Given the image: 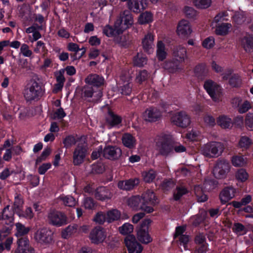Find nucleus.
Instances as JSON below:
<instances>
[{
    "label": "nucleus",
    "instance_id": "nucleus-1",
    "mask_svg": "<svg viewBox=\"0 0 253 253\" xmlns=\"http://www.w3.org/2000/svg\"><path fill=\"white\" fill-rule=\"evenodd\" d=\"M157 144L160 154L165 157L173 153V151L180 153L186 150V147L176 142L173 135L169 133L161 134L159 136Z\"/></svg>",
    "mask_w": 253,
    "mask_h": 253
},
{
    "label": "nucleus",
    "instance_id": "nucleus-2",
    "mask_svg": "<svg viewBox=\"0 0 253 253\" xmlns=\"http://www.w3.org/2000/svg\"><path fill=\"white\" fill-rule=\"evenodd\" d=\"M44 92V87L40 80L37 77L30 80L24 91V97L27 102L39 100Z\"/></svg>",
    "mask_w": 253,
    "mask_h": 253
},
{
    "label": "nucleus",
    "instance_id": "nucleus-3",
    "mask_svg": "<svg viewBox=\"0 0 253 253\" xmlns=\"http://www.w3.org/2000/svg\"><path fill=\"white\" fill-rule=\"evenodd\" d=\"M224 149L222 143L211 142L205 145L202 148V153L207 158L217 157L221 154Z\"/></svg>",
    "mask_w": 253,
    "mask_h": 253
},
{
    "label": "nucleus",
    "instance_id": "nucleus-4",
    "mask_svg": "<svg viewBox=\"0 0 253 253\" xmlns=\"http://www.w3.org/2000/svg\"><path fill=\"white\" fill-rule=\"evenodd\" d=\"M204 88L214 101H216L222 96L221 86L211 80H206L204 84Z\"/></svg>",
    "mask_w": 253,
    "mask_h": 253
},
{
    "label": "nucleus",
    "instance_id": "nucleus-5",
    "mask_svg": "<svg viewBox=\"0 0 253 253\" xmlns=\"http://www.w3.org/2000/svg\"><path fill=\"white\" fill-rule=\"evenodd\" d=\"M47 219L49 224L57 227L66 225L68 222V217L64 212L55 210L49 211Z\"/></svg>",
    "mask_w": 253,
    "mask_h": 253
},
{
    "label": "nucleus",
    "instance_id": "nucleus-6",
    "mask_svg": "<svg viewBox=\"0 0 253 253\" xmlns=\"http://www.w3.org/2000/svg\"><path fill=\"white\" fill-rule=\"evenodd\" d=\"M230 165L225 160H218L214 166L212 173L217 179L225 178L230 170Z\"/></svg>",
    "mask_w": 253,
    "mask_h": 253
},
{
    "label": "nucleus",
    "instance_id": "nucleus-7",
    "mask_svg": "<svg viewBox=\"0 0 253 253\" xmlns=\"http://www.w3.org/2000/svg\"><path fill=\"white\" fill-rule=\"evenodd\" d=\"M128 205L134 210H141L146 213H151L154 209L151 206L144 204L142 202V198L139 195L130 197L128 201Z\"/></svg>",
    "mask_w": 253,
    "mask_h": 253
},
{
    "label": "nucleus",
    "instance_id": "nucleus-8",
    "mask_svg": "<svg viewBox=\"0 0 253 253\" xmlns=\"http://www.w3.org/2000/svg\"><path fill=\"white\" fill-rule=\"evenodd\" d=\"M150 222L151 221L149 219L144 220L137 230V238L140 242L144 244H147L152 241V238L148 233V225Z\"/></svg>",
    "mask_w": 253,
    "mask_h": 253
},
{
    "label": "nucleus",
    "instance_id": "nucleus-9",
    "mask_svg": "<svg viewBox=\"0 0 253 253\" xmlns=\"http://www.w3.org/2000/svg\"><path fill=\"white\" fill-rule=\"evenodd\" d=\"M172 123L181 128L187 127L191 123L190 116L184 111L175 113L171 118Z\"/></svg>",
    "mask_w": 253,
    "mask_h": 253
},
{
    "label": "nucleus",
    "instance_id": "nucleus-10",
    "mask_svg": "<svg viewBox=\"0 0 253 253\" xmlns=\"http://www.w3.org/2000/svg\"><path fill=\"white\" fill-rule=\"evenodd\" d=\"M87 148L84 144L79 143L73 153V163L74 166H79L84 161L87 154Z\"/></svg>",
    "mask_w": 253,
    "mask_h": 253
},
{
    "label": "nucleus",
    "instance_id": "nucleus-11",
    "mask_svg": "<svg viewBox=\"0 0 253 253\" xmlns=\"http://www.w3.org/2000/svg\"><path fill=\"white\" fill-rule=\"evenodd\" d=\"M162 111L158 107L151 106L145 110L143 114V117L146 122H157L162 119Z\"/></svg>",
    "mask_w": 253,
    "mask_h": 253
},
{
    "label": "nucleus",
    "instance_id": "nucleus-12",
    "mask_svg": "<svg viewBox=\"0 0 253 253\" xmlns=\"http://www.w3.org/2000/svg\"><path fill=\"white\" fill-rule=\"evenodd\" d=\"M124 243L128 253H141L143 249L142 246L133 235L126 236L124 239Z\"/></svg>",
    "mask_w": 253,
    "mask_h": 253
},
{
    "label": "nucleus",
    "instance_id": "nucleus-13",
    "mask_svg": "<svg viewBox=\"0 0 253 253\" xmlns=\"http://www.w3.org/2000/svg\"><path fill=\"white\" fill-rule=\"evenodd\" d=\"M85 82L89 86L92 87L97 91L100 89L104 84V77L96 74H90L85 79Z\"/></svg>",
    "mask_w": 253,
    "mask_h": 253
},
{
    "label": "nucleus",
    "instance_id": "nucleus-14",
    "mask_svg": "<svg viewBox=\"0 0 253 253\" xmlns=\"http://www.w3.org/2000/svg\"><path fill=\"white\" fill-rule=\"evenodd\" d=\"M122 154L120 148L116 146L107 145L103 149V156L111 160L119 159Z\"/></svg>",
    "mask_w": 253,
    "mask_h": 253
},
{
    "label": "nucleus",
    "instance_id": "nucleus-15",
    "mask_svg": "<svg viewBox=\"0 0 253 253\" xmlns=\"http://www.w3.org/2000/svg\"><path fill=\"white\" fill-rule=\"evenodd\" d=\"M53 233L50 230L42 228L38 230L35 233V238L41 243L48 244L53 240Z\"/></svg>",
    "mask_w": 253,
    "mask_h": 253
},
{
    "label": "nucleus",
    "instance_id": "nucleus-16",
    "mask_svg": "<svg viewBox=\"0 0 253 253\" xmlns=\"http://www.w3.org/2000/svg\"><path fill=\"white\" fill-rule=\"evenodd\" d=\"M116 24L119 25L123 33L129 28L133 24V17L129 11H124L122 15L116 20Z\"/></svg>",
    "mask_w": 253,
    "mask_h": 253
},
{
    "label": "nucleus",
    "instance_id": "nucleus-17",
    "mask_svg": "<svg viewBox=\"0 0 253 253\" xmlns=\"http://www.w3.org/2000/svg\"><path fill=\"white\" fill-rule=\"evenodd\" d=\"M106 235L104 229L101 227L94 228L90 233L89 239L91 242L95 244L102 243L105 239Z\"/></svg>",
    "mask_w": 253,
    "mask_h": 253
},
{
    "label": "nucleus",
    "instance_id": "nucleus-18",
    "mask_svg": "<svg viewBox=\"0 0 253 253\" xmlns=\"http://www.w3.org/2000/svg\"><path fill=\"white\" fill-rule=\"evenodd\" d=\"M140 180L138 178H131L128 179L120 180L118 182V187L120 190L130 191L138 185Z\"/></svg>",
    "mask_w": 253,
    "mask_h": 253
},
{
    "label": "nucleus",
    "instance_id": "nucleus-19",
    "mask_svg": "<svg viewBox=\"0 0 253 253\" xmlns=\"http://www.w3.org/2000/svg\"><path fill=\"white\" fill-rule=\"evenodd\" d=\"M128 8L135 13H139L147 6V0H130L127 2Z\"/></svg>",
    "mask_w": 253,
    "mask_h": 253
},
{
    "label": "nucleus",
    "instance_id": "nucleus-20",
    "mask_svg": "<svg viewBox=\"0 0 253 253\" xmlns=\"http://www.w3.org/2000/svg\"><path fill=\"white\" fill-rule=\"evenodd\" d=\"M236 193V189L232 186L224 187L219 194V199L221 204H225L233 198L235 196Z\"/></svg>",
    "mask_w": 253,
    "mask_h": 253
},
{
    "label": "nucleus",
    "instance_id": "nucleus-21",
    "mask_svg": "<svg viewBox=\"0 0 253 253\" xmlns=\"http://www.w3.org/2000/svg\"><path fill=\"white\" fill-rule=\"evenodd\" d=\"M107 125L109 128L118 126L122 122L121 116L109 110L105 118Z\"/></svg>",
    "mask_w": 253,
    "mask_h": 253
},
{
    "label": "nucleus",
    "instance_id": "nucleus-22",
    "mask_svg": "<svg viewBox=\"0 0 253 253\" xmlns=\"http://www.w3.org/2000/svg\"><path fill=\"white\" fill-rule=\"evenodd\" d=\"M242 100L240 97H235L232 100V103L234 107H237V111L240 114L246 113L252 108L250 102L245 100L242 103Z\"/></svg>",
    "mask_w": 253,
    "mask_h": 253
},
{
    "label": "nucleus",
    "instance_id": "nucleus-23",
    "mask_svg": "<svg viewBox=\"0 0 253 253\" xmlns=\"http://www.w3.org/2000/svg\"><path fill=\"white\" fill-rule=\"evenodd\" d=\"M192 29L188 21L185 20H181L177 27V33L182 38L188 37L192 33Z\"/></svg>",
    "mask_w": 253,
    "mask_h": 253
},
{
    "label": "nucleus",
    "instance_id": "nucleus-24",
    "mask_svg": "<svg viewBox=\"0 0 253 253\" xmlns=\"http://www.w3.org/2000/svg\"><path fill=\"white\" fill-rule=\"evenodd\" d=\"M103 33L104 35L109 38L116 37L123 34V30L120 26L115 22L114 25H106L103 28Z\"/></svg>",
    "mask_w": 253,
    "mask_h": 253
},
{
    "label": "nucleus",
    "instance_id": "nucleus-25",
    "mask_svg": "<svg viewBox=\"0 0 253 253\" xmlns=\"http://www.w3.org/2000/svg\"><path fill=\"white\" fill-rule=\"evenodd\" d=\"M17 243L18 247L15 251L16 253H24L25 251L30 253H35L34 249L29 246V241L27 237L18 238Z\"/></svg>",
    "mask_w": 253,
    "mask_h": 253
},
{
    "label": "nucleus",
    "instance_id": "nucleus-26",
    "mask_svg": "<svg viewBox=\"0 0 253 253\" xmlns=\"http://www.w3.org/2000/svg\"><path fill=\"white\" fill-rule=\"evenodd\" d=\"M112 196V195L110 190L104 186L98 187L95 192V198L101 201L110 199Z\"/></svg>",
    "mask_w": 253,
    "mask_h": 253
},
{
    "label": "nucleus",
    "instance_id": "nucleus-27",
    "mask_svg": "<svg viewBox=\"0 0 253 253\" xmlns=\"http://www.w3.org/2000/svg\"><path fill=\"white\" fill-rule=\"evenodd\" d=\"M141 197L142 202L147 206L153 207L158 203L155 193L151 190H147Z\"/></svg>",
    "mask_w": 253,
    "mask_h": 253
},
{
    "label": "nucleus",
    "instance_id": "nucleus-28",
    "mask_svg": "<svg viewBox=\"0 0 253 253\" xmlns=\"http://www.w3.org/2000/svg\"><path fill=\"white\" fill-rule=\"evenodd\" d=\"M173 59L178 63L183 62L185 59L187 58L186 48L181 45L177 46L173 51Z\"/></svg>",
    "mask_w": 253,
    "mask_h": 253
},
{
    "label": "nucleus",
    "instance_id": "nucleus-29",
    "mask_svg": "<svg viewBox=\"0 0 253 253\" xmlns=\"http://www.w3.org/2000/svg\"><path fill=\"white\" fill-rule=\"evenodd\" d=\"M94 93H96V95L98 98L102 97V92L101 89L97 91L94 88L87 84L82 90V97L86 99L87 98L92 97Z\"/></svg>",
    "mask_w": 253,
    "mask_h": 253
},
{
    "label": "nucleus",
    "instance_id": "nucleus-30",
    "mask_svg": "<svg viewBox=\"0 0 253 253\" xmlns=\"http://www.w3.org/2000/svg\"><path fill=\"white\" fill-rule=\"evenodd\" d=\"M241 45L244 50L247 53L253 51V35H249L245 36L241 40Z\"/></svg>",
    "mask_w": 253,
    "mask_h": 253
},
{
    "label": "nucleus",
    "instance_id": "nucleus-31",
    "mask_svg": "<svg viewBox=\"0 0 253 253\" xmlns=\"http://www.w3.org/2000/svg\"><path fill=\"white\" fill-rule=\"evenodd\" d=\"M154 36L151 33H149L145 36L142 41V44L144 51L147 53H150V50L152 48Z\"/></svg>",
    "mask_w": 253,
    "mask_h": 253
},
{
    "label": "nucleus",
    "instance_id": "nucleus-32",
    "mask_svg": "<svg viewBox=\"0 0 253 253\" xmlns=\"http://www.w3.org/2000/svg\"><path fill=\"white\" fill-rule=\"evenodd\" d=\"M122 141L123 145L129 149H133L136 145L135 137L129 133H125L123 135Z\"/></svg>",
    "mask_w": 253,
    "mask_h": 253
},
{
    "label": "nucleus",
    "instance_id": "nucleus-33",
    "mask_svg": "<svg viewBox=\"0 0 253 253\" xmlns=\"http://www.w3.org/2000/svg\"><path fill=\"white\" fill-rule=\"evenodd\" d=\"M156 55L160 61H163L167 58V52L166 50V46L162 41H159L157 42Z\"/></svg>",
    "mask_w": 253,
    "mask_h": 253
},
{
    "label": "nucleus",
    "instance_id": "nucleus-34",
    "mask_svg": "<svg viewBox=\"0 0 253 253\" xmlns=\"http://www.w3.org/2000/svg\"><path fill=\"white\" fill-rule=\"evenodd\" d=\"M194 72L196 76L201 79L205 78L208 74V70L205 63H199L197 65Z\"/></svg>",
    "mask_w": 253,
    "mask_h": 253
},
{
    "label": "nucleus",
    "instance_id": "nucleus-35",
    "mask_svg": "<svg viewBox=\"0 0 253 253\" xmlns=\"http://www.w3.org/2000/svg\"><path fill=\"white\" fill-rule=\"evenodd\" d=\"M231 27V24L227 23H222L219 24L216 26L215 33L219 36H225L228 32L229 29Z\"/></svg>",
    "mask_w": 253,
    "mask_h": 253
},
{
    "label": "nucleus",
    "instance_id": "nucleus-36",
    "mask_svg": "<svg viewBox=\"0 0 253 253\" xmlns=\"http://www.w3.org/2000/svg\"><path fill=\"white\" fill-rule=\"evenodd\" d=\"M24 204V200L21 194L16 193L14 196V201L13 205L12 207V210H13L15 213L20 211L23 208Z\"/></svg>",
    "mask_w": 253,
    "mask_h": 253
},
{
    "label": "nucleus",
    "instance_id": "nucleus-37",
    "mask_svg": "<svg viewBox=\"0 0 253 253\" xmlns=\"http://www.w3.org/2000/svg\"><path fill=\"white\" fill-rule=\"evenodd\" d=\"M228 84L233 88H239L242 84L241 77L238 74H233L231 76Z\"/></svg>",
    "mask_w": 253,
    "mask_h": 253
},
{
    "label": "nucleus",
    "instance_id": "nucleus-38",
    "mask_svg": "<svg viewBox=\"0 0 253 253\" xmlns=\"http://www.w3.org/2000/svg\"><path fill=\"white\" fill-rule=\"evenodd\" d=\"M189 192V190L184 186H177L176 187V190L173 193V199L175 201H178L181 198Z\"/></svg>",
    "mask_w": 253,
    "mask_h": 253
},
{
    "label": "nucleus",
    "instance_id": "nucleus-39",
    "mask_svg": "<svg viewBox=\"0 0 253 253\" xmlns=\"http://www.w3.org/2000/svg\"><path fill=\"white\" fill-rule=\"evenodd\" d=\"M16 228V232L15 236L18 238L23 237L27 235L30 230V228L28 227H26L21 223L18 222L15 224Z\"/></svg>",
    "mask_w": 253,
    "mask_h": 253
},
{
    "label": "nucleus",
    "instance_id": "nucleus-40",
    "mask_svg": "<svg viewBox=\"0 0 253 253\" xmlns=\"http://www.w3.org/2000/svg\"><path fill=\"white\" fill-rule=\"evenodd\" d=\"M153 21V15L149 11L141 13L138 18V22L141 25L149 24Z\"/></svg>",
    "mask_w": 253,
    "mask_h": 253
},
{
    "label": "nucleus",
    "instance_id": "nucleus-41",
    "mask_svg": "<svg viewBox=\"0 0 253 253\" xmlns=\"http://www.w3.org/2000/svg\"><path fill=\"white\" fill-rule=\"evenodd\" d=\"M231 162L232 165L235 167H244L247 164V158L243 155L233 156L231 159Z\"/></svg>",
    "mask_w": 253,
    "mask_h": 253
},
{
    "label": "nucleus",
    "instance_id": "nucleus-42",
    "mask_svg": "<svg viewBox=\"0 0 253 253\" xmlns=\"http://www.w3.org/2000/svg\"><path fill=\"white\" fill-rule=\"evenodd\" d=\"M121 216L120 212L117 209H112L107 211L106 214L107 222L111 223L118 220Z\"/></svg>",
    "mask_w": 253,
    "mask_h": 253
},
{
    "label": "nucleus",
    "instance_id": "nucleus-43",
    "mask_svg": "<svg viewBox=\"0 0 253 253\" xmlns=\"http://www.w3.org/2000/svg\"><path fill=\"white\" fill-rule=\"evenodd\" d=\"M77 142L75 136L72 134H69L66 136L62 141L64 147L66 149H70L73 146L75 145Z\"/></svg>",
    "mask_w": 253,
    "mask_h": 253
},
{
    "label": "nucleus",
    "instance_id": "nucleus-44",
    "mask_svg": "<svg viewBox=\"0 0 253 253\" xmlns=\"http://www.w3.org/2000/svg\"><path fill=\"white\" fill-rule=\"evenodd\" d=\"M15 214L20 218H24L28 219H31L34 216L33 210L31 207H27L25 211H23L22 208Z\"/></svg>",
    "mask_w": 253,
    "mask_h": 253
},
{
    "label": "nucleus",
    "instance_id": "nucleus-45",
    "mask_svg": "<svg viewBox=\"0 0 253 253\" xmlns=\"http://www.w3.org/2000/svg\"><path fill=\"white\" fill-rule=\"evenodd\" d=\"M217 123L223 128H228L231 126L232 120L230 118L223 115L219 117Z\"/></svg>",
    "mask_w": 253,
    "mask_h": 253
},
{
    "label": "nucleus",
    "instance_id": "nucleus-46",
    "mask_svg": "<svg viewBox=\"0 0 253 253\" xmlns=\"http://www.w3.org/2000/svg\"><path fill=\"white\" fill-rule=\"evenodd\" d=\"M147 62L146 57L142 54L137 53L133 58V64L135 66L143 67L145 64H146Z\"/></svg>",
    "mask_w": 253,
    "mask_h": 253
},
{
    "label": "nucleus",
    "instance_id": "nucleus-47",
    "mask_svg": "<svg viewBox=\"0 0 253 253\" xmlns=\"http://www.w3.org/2000/svg\"><path fill=\"white\" fill-rule=\"evenodd\" d=\"M77 227L78 226L76 224L69 225L62 231V237L64 239L68 238L72 234L76 232Z\"/></svg>",
    "mask_w": 253,
    "mask_h": 253
},
{
    "label": "nucleus",
    "instance_id": "nucleus-48",
    "mask_svg": "<svg viewBox=\"0 0 253 253\" xmlns=\"http://www.w3.org/2000/svg\"><path fill=\"white\" fill-rule=\"evenodd\" d=\"M149 74L146 70H139L137 72L136 76V82L141 84L143 82L147 80Z\"/></svg>",
    "mask_w": 253,
    "mask_h": 253
},
{
    "label": "nucleus",
    "instance_id": "nucleus-49",
    "mask_svg": "<svg viewBox=\"0 0 253 253\" xmlns=\"http://www.w3.org/2000/svg\"><path fill=\"white\" fill-rule=\"evenodd\" d=\"M235 177L238 181L244 182L248 179L249 174L245 169H240L236 171Z\"/></svg>",
    "mask_w": 253,
    "mask_h": 253
},
{
    "label": "nucleus",
    "instance_id": "nucleus-50",
    "mask_svg": "<svg viewBox=\"0 0 253 253\" xmlns=\"http://www.w3.org/2000/svg\"><path fill=\"white\" fill-rule=\"evenodd\" d=\"M119 230L121 234L128 236L133 232V226L130 223H125L119 227Z\"/></svg>",
    "mask_w": 253,
    "mask_h": 253
},
{
    "label": "nucleus",
    "instance_id": "nucleus-51",
    "mask_svg": "<svg viewBox=\"0 0 253 253\" xmlns=\"http://www.w3.org/2000/svg\"><path fill=\"white\" fill-rule=\"evenodd\" d=\"M156 175V172L154 169H150L143 173L144 181L146 183H150L155 179Z\"/></svg>",
    "mask_w": 253,
    "mask_h": 253
},
{
    "label": "nucleus",
    "instance_id": "nucleus-52",
    "mask_svg": "<svg viewBox=\"0 0 253 253\" xmlns=\"http://www.w3.org/2000/svg\"><path fill=\"white\" fill-rule=\"evenodd\" d=\"M183 10L185 16L188 19H194L197 15V11L192 7L185 6Z\"/></svg>",
    "mask_w": 253,
    "mask_h": 253
},
{
    "label": "nucleus",
    "instance_id": "nucleus-53",
    "mask_svg": "<svg viewBox=\"0 0 253 253\" xmlns=\"http://www.w3.org/2000/svg\"><path fill=\"white\" fill-rule=\"evenodd\" d=\"M252 144V140L247 136H241L239 142V146L240 147L245 149L249 148Z\"/></svg>",
    "mask_w": 253,
    "mask_h": 253
},
{
    "label": "nucleus",
    "instance_id": "nucleus-54",
    "mask_svg": "<svg viewBox=\"0 0 253 253\" xmlns=\"http://www.w3.org/2000/svg\"><path fill=\"white\" fill-rule=\"evenodd\" d=\"M119 91L124 95L129 96L132 91V84L130 83H126L119 87Z\"/></svg>",
    "mask_w": 253,
    "mask_h": 253
},
{
    "label": "nucleus",
    "instance_id": "nucleus-55",
    "mask_svg": "<svg viewBox=\"0 0 253 253\" xmlns=\"http://www.w3.org/2000/svg\"><path fill=\"white\" fill-rule=\"evenodd\" d=\"M50 153L51 149L49 147H47L46 148H44L41 155L37 158L36 160V164L38 165L42 163V161L46 160Z\"/></svg>",
    "mask_w": 253,
    "mask_h": 253
},
{
    "label": "nucleus",
    "instance_id": "nucleus-56",
    "mask_svg": "<svg viewBox=\"0 0 253 253\" xmlns=\"http://www.w3.org/2000/svg\"><path fill=\"white\" fill-rule=\"evenodd\" d=\"M193 3L196 7L205 9L211 5V0H194Z\"/></svg>",
    "mask_w": 253,
    "mask_h": 253
},
{
    "label": "nucleus",
    "instance_id": "nucleus-57",
    "mask_svg": "<svg viewBox=\"0 0 253 253\" xmlns=\"http://www.w3.org/2000/svg\"><path fill=\"white\" fill-rule=\"evenodd\" d=\"M233 231L236 234L240 233V235H244L247 234V230L245 226L241 223H235L233 228Z\"/></svg>",
    "mask_w": 253,
    "mask_h": 253
},
{
    "label": "nucleus",
    "instance_id": "nucleus-58",
    "mask_svg": "<svg viewBox=\"0 0 253 253\" xmlns=\"http://www.w3.org/2000/svg\"><path fill=\"white\" fill-rule=\"evenodd\" d=\"M93 220L99 224H103L106 221H107L106 215L103 211H98L95 215Z\"/></svg>",
    "mask_w": 253,
    "mask_h": 253
},
{
    "label": "nucleus",
    "instance_id": "nucleus-59",
    "mask_svg": "<svg viewBox=\"0 0 253 253\" xmlns=\"http://www.w3.org/2000/svg\"><path fill=\"white\" fill-rule=\"evenodd\" d=\"M214 44V38L212 36L206 38L202 42L203 47L206 49H211L212 48Z\"/></svg>",
    "mask_w": 253,
    "mask_h": 253
},
{
    "label": "nucleus",
    "instance_id": "nucleus-60",
    "mask_svg": "<svg viewBox=\"0 0 253 253\" xmlns=\"http://www.w3.org/2000/svg\"><path fill=\"white\" fill-rule=\"evenodd\" d=\"M60 199L63 201L64 205L66 206L72 207L76 204L75 199L71 196L61 197Z\"/></svg>",
    "mask_w": 253,
    "mask_h": 253
},
{
    "label": "nucleus",
    "instance_id": "nucleus-61",
    "mask_svg": "<svg viewBox=\"0 0 253 253\" xmlns=\"http://www.w3.org/2000/svg\"><path fill=\"white\" fill-rule=\"evenodd\" d=\"M84 205L85 209L93 210L96 206V203L92 198L86 197L84 199Z\"/></svg>",
    "mask_w": 253,
    "mask_h": 253
},
{
    "label": "nucleus",
    "instance_id": "nucleus-62",
    "mask_svg": "<svg viewBox=\"0 0 253 253\" xmlns=\"http://www.w3.org/2000/svg\"><path fill=\"white\" fill-rule=\"evenodd\" d=\"M92 170L95 173H102L105 170L104 166L100 162L94 164L92 166Z\"/></svg>",
    "mask_w": 253,
    "mask_h": 253
},
{
    "label": "nucleus",
    "instance_id": "nucleus-63",
    "mask_svg": "<svg viewBox=\"0 0 253 253\" xmlns=\"http://www.w3.org/2000/svg\"><path fill=\"white\" fill-rule=\"evenodd\" d=\"M20 52L25 57H30L32 55V51L29 49V46L25 43L22 44L20 47Z\"/></svg>",
    "mask_w": 253,
    "mask_h": 253
},
{
    "label": "nucleus",
    "instance_id": "nucleus-64",
    "mask_svg": "<svg viewBox=\"0 0 253 253\" xmlns=\"http://www.w3.org/2000/svg\"><path fill=\"white\" fill-rule=\"evenodd\" d=\"M245 124L247 127L253 130V113H249L246 115Z\"/></svg>",
    "mask_w": 253,
    "mask_h": 253
}]
</instances>
